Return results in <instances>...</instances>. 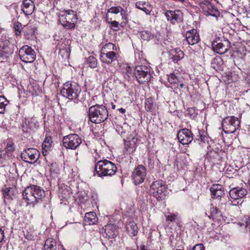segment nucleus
I'll return each instance as SVG.
<instances>
[{
    "label": "nucleus",
    "mask_w": 250,
    "mask_h": 250,
    "mask_svg": "<svg viewBox=\"0 0 250 250\" xmlns=\"http://www.w3.org/2000/svg\"><path fill=\"white\" fill-rule=\"evenodd\" d=\"M87 63L91 68H96L97 66V61L95 58L93 56L89 57L87 59Z\"/></svg>",
    "instance_id": "obj_42"
},
{
    "label": "nucleus",
    "mask_w": 250,
    "mask_h": 250,
    "mask_svg": "<svg viewBox=\"0 0 250 250\" xmlns=\"http://www.w3.org/2000/svg\"><path fill=\"white\" fill-rule=\"evenodd\" d=\"M223 64L222 59L220 56H216L211 61V66L216 71L220 70L222 65Z\"/></svg>",
    "instance_id": "obj_34"
},
{
    "label": "nucleus",
    "mask_w": 250,
    "mask_h": 250,
    "mask_svg": "<svg viewBox=\"0 0 250 250\" xmlns=\"http://www.w3.org/2000/svg\"><path fill=\"white\" fill-rule=\"evenodd\" d=\"M4 238V231L0 228V243L2 242Z\"/></svg>",
    "instance_id": "obj_48"
},
{
    "label": "nucleus",
    "mask_w": 250,
    "mask_h": 250,
    "mask_svg": "<svg viewBox=\"0 0 250 250\" xmlns=\"http://www.w3.org/2000/svg\"><path fill=\"white\" fill-rule=\"evenodd\" d=\"M21 156L25 162L34 164L39 159L40 152L36 148H28L22 151Z\"/></svg>",
    "instance_id": "obj_12"
},
{
    "label": "nucleus",
    "mask_w": 250,
    "mask_h": 250,
    "mask_svg": "<svg viewBox=\"0 0 250 250\" xmlns=\"http://www.w3.org/2000/svg\"><path fill=\"white\" fill-rule=\"evenodd\" d=\"M199 5L206 15L217 17L220 14L219 11L209 0H202L199 3Z\"/></svg>",
    "instance_id": "obj_15"
},
{
    "label": "nucleus",
    "mask_w": 250,
    "mask_h": 250,
    "mask_svg": "<svg viewBox=\"0 0 250 250\" xmlns=\"http://www.w3.org/2000/svg\"><path fill=\"white\" fill-rule=\"evenodd\" d=\"M28 127L32 129L36 128L39 126V122L36 118L32 117L27 121Z\"/></svg>",
    "instance_id": "obj_40"
},
{
    "label": "nucleus",
    "mask_w": 250,
    "mask_h": 250,
    "mask_svg": "<svg viewBox=\"0 0 250 250\" xmlns=\"http://www.w3.org/2000/svg\"><path fill=\"white\" fill-rule=\"evenodd\" d=\"M109 13L116 15L120 13L121 16V20L122 21L121 23H125L127 21L128 15L127 13V11L125 10L121 6H113L110 8L107 11L106 19L107 22L110 23L112 27L116 28L114 29V30L116 31L117 30V29L119 28V22L116 21H112L111 18H109L108 17V13Z\"/></svg>",
    "instance_id": "obj_6"
},
{
    "label": "nucleus",
    "mask_w": 250,
    "mask_h": 250,
    "mask_svg": "<svg viewBox=\"0 0 250 250\" xmlns=\"http://www.w3.org/2000/svg\"><path fill=\"white\" fill-rule=\"evenodd\" d=\"M117 170L116 165L110 161L104 159L98 161L95 165L94 174L99 177L112 176Z\"/></svg>",
    "instance_id": "obj_3"
},
{
    "label": "nucleus",
    "mask_w": 250,
    "mask_h": 250,
    "mask_svg": "<svg viewBox=\"0 0 250 250\" xmlns=\"http://www.w3.org/2000/svg\"><path fill=\"white\" fill-rule=\"evenodd\" d=\"M19 54L21 60L26 63L33 62L36 60L35 51L27 45H23L20 49Z\"/></svg>",
    "instance_id": "obj_11"
},
{
    "label": "nucleus",
    "mask_w": 250,
    "mask_h": 250,
    "mask_svg": "<svg viewBox=\"0 0 250 250\" xmlns=\"http://www.w3.org/2000/svg\"><path fill=\"white\" fill-rule=\"evenodd\" d=\"M177 216L176 214L171 212H168L165 214L167 221H170L171 222H174L177 219Z\"/></svg>",
    "instance_id": "obj_44"
},
{
    "label": "nucleus",
    "mask_w": 250,
    "mask_h": 250,
    "mask_svg": "<svg viewBox=\"0 0 250 250\" xmlns=\"http://www.w3.org/2000/svg\"><path fill=\"white\" fill-rule=\"evenodd\" d=\"M182 13L179 10L172 11L167 10L165 13V16L167 20L169 21L172 24H174L177 22H180L182 20Z\"/></svg>",
    "instance_id": "obj_18"
},
{
    "label": "nucleus",
    "mask_w": 250,
    "mask_h": 250,
    "mask_svg": "<svg viewBox=\"0 0 250 250\" xmlns=\"http://www.w3.org/2000/svg\"><path fill=\"white\" fill-rule=\"evenodd\" d=\"M145 109L148 112H153L155 109V104L151 98L146 99L145 102Z\"/></svg>",
    "instance_id": "obj_36"
},
{
    "label": "nucleus",
    "mask_w": 250,
    "mask_h": 250,
    "mask_svg": "<svg viewBox=\"0 0 250 250\" xmlns=\"http://www.w3.org/2000/svg\"><path fill=\"white\" fill-rule=\"evenodd\" d=\"M10 191V188H6L3 189L2 192L5 198L9 199L10 198L9 192Z\"/></svg>",
    "instance_id": "obj_45"
},
{
    "label": "nucleus",
    "mask_w": 250,
    "mask_h": 250,
    "mask_svg": "<svg viewBox=\"0 0 250 250\" xmlns=\"http://www.w3.org/2000/svg\"><path fill=\"white\" fill-rule=\"evenodd\" d=\"M121 69L122 72L128 77L132 74V68L128 66L127 64H124Z\"/></svg>",
    "instance_id": "obj_43"
},
{
    "label": "nucleus",
    "mask_w": 250,
    "mask_h": 250,
    "mask_svg": "<svg viewBox=\"0 0 250 250\" xmlns=\"http://www.w3.org/2000/svg\"><path fill=\"white\" fill-rule=\"evenodd\" d=\"M150 193L157 200L161 201L165 199L167 193V188L164 182L158 180L153 182L149 189Z\"/></svg>",
    "instance_id": "obj_8"
},
{
    "label": "nucleus",
    "mask_w": 250,
    "mask_h": 250,
    "mask_svg": "<svg viewBox=\"0 0 250 250\" xmlns=\"http://www.w3.org/2000/svg\"><path fill=\"white\" fill-rule=\"evenodd\" d=\"M84 222L89 225H94L98 222V218L94 212L86 213L84 217Z\"/></svg>",
    "instance_id": "obj_31"
},
{
    "label": "nucleus",
    "mask_w": 250,
    "mask_h": 250,
    "mask_svg": "<svg viewBox=\"0 0 250 250\" xmlns=\"http://www.w3.org/2000/svg\"><path fill=\"white\" fill-rule=\"evenodd\" d=\"M137 141V138H135V137L132 138L131 140L125 141V148L128 153H132L135 151Z\"/></svg>",
    "instance_id": "obj_32"
},
{
    "label": "nucleus",
    "mask_w": 250,
    "mask_h": 250,
    "mask_svg": "<svg viewBox=\"0 0 250 250\" xmlns=\"http://www.w3.org/2000/svg\"><path fill=\"white\" fill-rule=\"evenodd\" d=\"M104 71H105L106 72L111 73H112V70H111L109 67H107L106 66H104Z\"/></svg>",
    "instance_id": "obj_49"
},
{
    "label": "nucleus",
    "mask_w": 250,
    "mask_h": 250,
    "mask_svg": "<svg viewBox=\"0 0 250 250\" xmlns=\"http://www.w3.org/2000/svg\"><path fill=\"white\" fill-rule=\"evenodd\" d=\"M126 230L130 236H134L137 235L138 229L136 224L134 222L129 221L126 224Z\"/></svg>",
    "instance_id": "obj_30"
},
{
    "label": "nucleus",
    "mask_w": 250,
    "mask_h": 250,
    "mask_svg": "<svg viewBox=\"0 0 250 250\" xmlns=\"http://www.w3.org/2000/svg\"><path fill=\"white\" fill-rule=\"evenodd\" d=\"M210 190L214 198L221 197L224 194V188L219 184L213 185Z\"/></svg>",
    "instance_id": "obj_27"
},
{
    "label": "nucleus",
    "mask_w": 250,
    "mask_h": 250,
    "mask_svg": "<svg viewBox=\"0 0 250 250\" xmlns=\"http://www.w3.org/2000/svg\"><path fill=\"white\" fill-rule=\"evenodd\" d=\"M228 41H224V42L219 38H216L212 42L213 50L219 54H223L229 49Z\"/></svg>",
    "instance_id": "obj_16"
},
{
    "label": "nucleus",
    "mask_w": 250,
    "mask_h": 250,
    "mask_svg": "<svg viewBox=\"0 0 250 250\" xmlns=\"http://www.w3.org/2000/svg\"><path fill=\"white\" fill-rule=\"evenodd\" d=\"M2 149L7 152L9 154H13L15 150V145L14 143L10 139H7L2 145Z\"/></svg>",
    "instance_id": "obj_28"
},
{
    "label": "nucleus",
    "mask_w": 250,
    "mask_h": 250,
    "mask_svg": "<svg viewBox=\"0 0 250 250\" xmlns=\"http://www.w3.org/2000/svg\"><path fill=\"white\" fill-rule=\"evenodd\" d=\"M180 83V86L181 88H183L184 86V84L182 82V80L181 81L180 83Z\"/></svg>",
    "instance_id": "obj_51"
},
{
    "label": "nucleus",
    "mask_w": 250,
    "mask_h": 250,
    "mask_svg": "<svg viewBox=\"0 0 250 250\" xmlns=\"http://www.w3.org/2000/svg\"><path fill=\"white\" fill-rule=\"evenodd\" d=\"M59 250H66L62 246H61L60 248H59Z\"/></svg>",
    "instance_id": "obj_54"
},
{
    "label": "nucleus",
    "mask_w": 250,
    "mask_h": 250,
    "mask_svg": "<svg viewBox=\"0 0 250 250\" xmlns=\"http://www.w3.org/2000/svg\"><path fill=\"white\" fill-rule=\"evenodd\" d=\"M146 176V169L142 165L136 167L132 174L133 183L136 185H140L144 182Z\"/></svg>",
    "instance_id": "obj_14"
},
{
    "label": "nucleus",
    "mask_w": 250,
    "mask_h": 250,
    "mask_svg": "<svg viewBox=\"0 0 250 250\" xmlns=\"http://www.w3.org/2000/svg\"><path fill=\"white\" fill-rule=\"evenodd\" d=\"M141 38L145 41H149L153 38V35L149 31H143L141 32Z\"/></svg>",
    "instance_id": "obj_41"
},
{
    "label": "nucleus",
    "mask_w": 250,
    "mask_h": 250,
    "mask_svg": "<svg viewBox=\"0 0 250 250\" xmlns=\"http://www.w3.org/2000/svg\"><path fill=\"white\" fill-rule=\"evenodd\" d=\"M150 67L146 65H137L134 69V75L139 83H148L151 79Z\"/></svg>",
    "instance_id": "obj_10"
},
{
    "label": "nucleus",
    "mask_w": 250,
    "mask_h": 250,
    "mask_svg": "<svg viewBox=\"0 0 250 250\" xmlns=\"http://www.w3.org/2000/svg\"><path fill=\"white\" fill-rule=\"evenodd\" d=\"M247 193V191L245 188L238 187L232 188L229 192L230 198L234 201L243 198Z\"/></svg>",
    "instance_id": "obj_19"
},
{
    "label": "nucleus",
    "mask_w": 250,
    "mask_h": 250,
    "mask_svg": "<svg viewBox=\"0 0 250 250\" xmlns=\"http://www.w3.org/2000/svg\"><path fill=\"white\" fill-rule=\"evenodd\" d=\"M50 172L51 173V175H53L54 174H55V173H56L53 172L52 168L50 169Z\"/></svg>",
    "instance_id": "obj_55"
},
{
    "label": "nucleus",
    "mask_w": 250,
    "mask_h": 250,
    "mask_svg": "<svg viewBox=\"0 0 250 250\" xmlns=\"http://www.w3.org/2000/svg\"><path fill=\"white\" fill-rule=\"evenodd\" d=\"M78 20L75 11L68 9L62 11L59 16V22L67 29H73Z\"/></svg>",
    "instance_id": "obj_4"
},
{
    "label": "nucleus",
    "mask_w": 250,
    "mask_h": 250,
    "mask_svg": "<svg viewBox=\"0 0 250 250\" xmlns=\"http://www.w3.org/2000/svg\"><path fill=\"white\" fill-rule=\"evenodd\" d=\"M182 79L180 74L178 73L171 74L167 77L168 82L175 85L177 87H178L179 83H180Z\"/></svg>",
    "instance_id": "obj_33"
},
{
    "label": "nucleus",
    "mask_w": 250,
    "mask_h": 250,
    "mask_svg": "<svg viewBox=\"0 0 250 250\" xmlns=\"http://www.w3.org/2000/svg\"><path fill=\"white\" fill-rule=\"evenodd\" d=\"M21 33V31H16V36H20Z\"/></svg>",
    "instance_id": "obj_53"
},
{
    "label": "nucleus",
    "mask_w": 250,
    "mask_h": 250,
    "mask_svg": "<svg viewBox=\"0 0 250 250\" xmlns=\"http://www.w3.org/2000/svg\"><path fill=\"white\" fill-rule=\"evenodd\" d=\"M104 233L106 237L114 238L117 234V228L112 224H109L104 226Z\"/></svg>",
    "instance_id": "obj_26"
},
{
    "label": "nucleus",
    "mask_w": 250,
    "mask_h": 250,
    "mask_svg": "<svg viewBox=\"0 0 250 250\" xmlns=\"http://www.w3.org/2000/svg\"><path fill=\"white\" fill-rule=\"evenodd\" d=\"M239 230L243 233H247L250 231V217L244 216L240 222L236 223Z\"/></svg>",
    "instance_id": "obj_23"
},
{
    "label": "nucleus",
    "mask_w": 250,
    "mask_h": 250,
    "mask_svg": "<svg viewBox=\"0 0 250 250\" xmlns=\"http://www.w3.org/2000/svg\"><path fill=\"white\" fill-rule=\"evenodd\" d=\"M209 208V210L206 212V215L214 220L221 221L223 217L221 212L216 207L213 206L212 204L210 205Z\"/></svg>",
    "instance_id": "obj_22"
},
{
    "label": "nucleus",
    "mask_w": 250,
    "mask_h": 250,
    "mask_svg": "<svg viewBox=\"0 0 250 250\" xmlns=\"http://www.w3.org/2000/svg\"><path fill=\"white\" fill-rule=\"evenodd\" d=\"M147 5L148 4L145 2L138 1L136 3V7L137 8L144 11L146 14L148 15L150 12V9L146 7Z\"/></svg>",
    "instance_id": "obj_38"
},
{
    "label": "nucleus",
    "mask_w": 250,
    "mask_h": 250,
    "mask_svg": "<svg viewBox=\"0 0 250 250\" xmlns=\"http://www.w3.org/2000/svg\"><path fill=\"white\" fill-rule=\"evenodd\" d=\"M23 31L25 34L27 38H29L30 36L34 35L35 32L34 28L32 27V25L30 24H28L24 25L23 27Z\"/></svg>",
    "instance_id": "obj_37"
},
{
    "label": "nucleus",
    "mask_w": 250,
    "mask_h": 250,
    "mask_svg": "<svg viewBox=\"0 0 250 250\" xmlns=\"http://www.w3.org/2000/svg\"><path fill=\"white\" fill-rule=\"evenodd\" d=\"M240 121L234 116H227L221 123L223 131L227 134L234 133L240 126Z\"/></svg>",
    "instance_id": "obj_9"
},
{
    "label": "nucleus",
    "mask_w": 250,
    "mask_h": 250,
    "mask_svg": "<svg viewBox=\"0 0 250 250\" xmlns=\"http://www.w3.org/2000/svg\"><path fill=\"white\" fill-rule=\"evenodd\" d=\"M44 249V250H56L57 244L55 240L52 238L47 239L45 241Z\"/></svg>",
    "instance_id": "obj_35"
},
{
    "label": "nucleus",
    "mask_w": 250,
    "mask_h": 250,
    "mask_svg": "<svg viewBox=\"0 0 250 250\" xmlns=\"http://www.w3.org/2000/svg\"><path fill=\"white\" fill-rule=\"evenodd\" d=\"M183 52L179 48L171 49L169 51V59L172 60L174 62H177L184 58Z\"/></svg>",
    "instance_id": "obj_25"
},
{
    "label": "nucleus",
    "mask_w": 250,
    "mask_h": 250,
    "mask_svg": "<svg viewBox=\"0 0 250 250\" xmlns=\"http://www.w3.org/2000/svg\"><path fill=\"white\" fill-rule=\"evenodd\" d=\"M191 250H205V247L202 244H198L195 245Z\"/></svg>",
    "instance_id": "obj_46"
},
{
    "label": "nucleus",
    "mask_w": 250,
    "mask_h": 250,
    "mask_svg": "<svg viewBox=\"0 0 250 250\" xmlns=\"http://www.w3.org/2000/svg\"><path fill=\"white\" fill-rule=\"evenodd\" d=\"M120 111L122 113H125V110L123 108H121L120 109Z\"/></svg>",
    "instance_id": "obj_50"
},
{
    "label": "nucleus",
    "mask_w": 250,
    "mask_h": 250,
    "mask_svg": "<svg viewBox=\"0 0 250 250\" xmlns=\"http://www.w3.org/2000/svg\"><path fill=\"white\" fill-rule=\"evenodd\" d=\"M23 199L26 200L27 204H35L42 201L45 197V191L40 187L31 185L27 187L23 192Z\"/></svg>",
    "instance_id": "obj_1"
},
{
    "label": "nucleus",
    "mask_w": 250,
    "mask_h": 250,
    "mask_svg": "<svg viewBox=\"0 0 250 250\" xmlns=\"http://www.w3.org/2000/svg\"><path fill=\"white\" fill-rule=\"evenodd\" d=\"M63 144L66 148L75 149L82 143L81 138L76 134H70L63 137Z\"/></svg>",
    "instance_id": "obj_13"
},
{
    "label": "nucleus",
    "mask_w": 250,
    "mask_h": 250,
    "mask_svg": "<svg viewBox=\"0 0 250 250\" xmlns=\"http://www.w3.org/2000/svg\"><path fill=\"white\" fill-rule=\"evenodd\" d=\"M14 158V154L8 153L4 149L0 148V164L3 167L8 166L10 163H12Z\"/></svg>",
    "instance_id": "obj_20"
},
{
    "label": "nucleus",
    "mask_w": 250,
    "mask_h": 250,
    "mask_svg": "<svg viewBox=\"0 0 250 250\" xmlns=\"http://www.w3.org/2000/svg\"><path fill=\"white\" fill-rule=\"evenodd\" d=\"M140 250H146V249L145 246H142L140 248Z\"/></svg>",
    "instance_id": "obj_52"
},
{
    "label": "nucleus",
    "mask_w": 250,
    "mask_h": 250,
    "mask_svg": "<svg viewBox=\"0 0 250 250\" xmlns=\"http://www.w3.org/2000/svg\"><path fill=\"white\" fill-rule=\"evenodd\" d=\"M117 50L116 45L111 42L105 44L101 51L100 59L104 63H111L117 60L118 54L114 52Z\"/></svg>",
    "instance_id": "obj_5"
},
{
    "label": "nucleus",
    "mask_w": 250,
    "mask_h": 250,
    "mask_svg": "<svg viewBox=\"0 0 250 250\" xmlns=\"http://www.w3.org/2000/svg\"><path fill=\"white\" fill-rule=\"evenodd\" d=\"M81 92L80 86L76 83H66L61 90L62 95L71 100H78Z\"/></svg>",
    "instance_id": "obj_7"
},
{
    "label": "nucleus",
    "mask_w": 250,
    "mask_h": 250,
    "mask_svg": "<svg viewBox=\"0 0 250 250\" xmlns=\"http://www.w3.org/2000/svg\"><path fill=\"white\" fill-rule=\"evenodd\" d=\"M9 101L3 96H0V113H3Z\"/></svg>",
    "instance_id": "obj_39"
},
{
    "label": "nucleus",
    "mask_w": 250,
    "mask_h": 250,
    "mask_svg": "<svg viewBox=\"0 0 250 250\" xmlns=\"http://www.w3.org/2000/svg\"><path fill=\"white\" fill-rule=\"evenodd\" d=\"M14 28L16 31H21L22 28V24L19 22H15Z\"/></svg>",
    "instance_id": "obj_47"
},
{
    "label": "nucleus",
    "mask_w": 250,
    "mask_h": 250,
    "mask_svg": "<svg viewBox=\"0 0 250 250\" xmlns=\"http://www.w3.org/2000/svg\"><path fill=\"white\" fill-rule=\"evenodd\" d=\"M52 141L50 137H46L42 144V154L44 156L47 155V152L50 151L52 147Z\"/></svg>",
    "instance_id": "obj_29"
},
{
    "label": "nucleus",
    "mask_w": 250,
    "mask_h": 250,
    "mask_svg": "<svg viewBox=\"0 0 250 250\" xmlns=\"http://www.w3.org/2000/svg\"><path fill=\"white\" fill-rule=\"evenodd\" d=\"M177 138L182 144L188 145L193 139V134L190 130L185 128L178 131Z\"/></svg>",
    "instance_id": "obj_17"
},
{
    "label": "nucleus",
    "mask_w": 250,
    "mask_h": 250,
    "mask_svg": "<svg viewBox=\"0 0 250 250\" xmlns=\"http://www.w3.org/2000/svg\"><path fill=\"white\" fill-rule=\"evenodd\" d=\"M35 7L32 0H24L21 6V9L25 16L31 15L34 12Z\"/></svg>",
    "instance_id": "obj_21"
},
{
    "label": "nucleus",
    "mask_w": 250,
    "mask_h": 250,
    "mask_svg": "<svg viewBox=\"0 0 250 250\" xmlns=\"http://www.w3.org/2000/svg\"><path fill=\"white\" fill-rule=\"evenodd\" d=\"M108 116L106 107L102 104H96L89 108L88 117L89 120L95 124H100L105 121Z\"/></svg>",
    "instance_id": "obj_2"
},
{
    "label": "nucleus",
    "mask_w": 250,
    "mask_h": 250,
    "mask_svg": "<svg viewBox=\"0 0 250 250\" xmlns=\"http://www.w3.org/2000/svg\"><path fill=\"white\" fill-rule=\"evenodd\" d=\"M186 40L189 44L194 45L199 41L200 38L196 30L193 29L186 33Z\"/></svg>",
    "instance_id": "obj_24"
}]
</instances>
